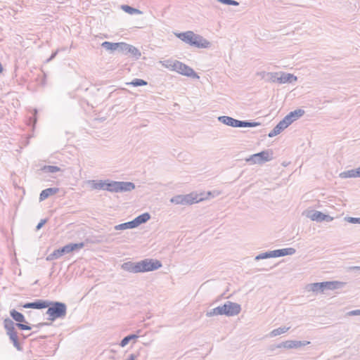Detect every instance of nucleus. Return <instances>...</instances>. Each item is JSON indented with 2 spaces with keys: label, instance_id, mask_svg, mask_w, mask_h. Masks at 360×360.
Returning a JSON list of instances; mask_svg holds the SVG:
<instances>
[{
  "label": "nucleus",
  "instance_id": "28",
  "mask_svg": "<svg viewBox=\"0 0 360 360\" xmlns=\"http://www.w3.org/2000/svg\"><path fill=\"white\" fill-rule=\"evenodd\" d=\"M122 10H123L124 12L133 15V14H142L143 12L137 8H133L129 5H122L121 6Z\"/></svg>",
  "mask_w": 360,
  "mask_h": 360
},
{
  "label": "nucleus",
  "instance_id": "39",
  "mask_svg": "<svg viewBox=\"0 0 360 360\" xmlns=\"http://www.w3.org/2000/svg\"><path fill=\"white\" fill-rule=\"evenodd\" d=\"M347 316H360V309L350 311L347 313Z\"/></svg>",
  "mask_w": 360,
  "mask_h": 360
},
{
  "label": "nucleus",
  "instance_id": "45",
  "mask_svg": "<svg viewBox=\"0 0 360 360\" xmlns=\"http://www.w3.org/2000/svg\"><path fill=\"white\" fill-rule=\"evenodd\" d=\"M57 53H58V51H55L54 53H53L51 54V56H50V58H49V59H47V62H49V61H51V60H53V59L56 57V56L57 55Z\"/></svg>",
  "mask_w": 360,
  "mask_h": 360
},
{
  "label": "nucleus",
  "instance_id": "13",
  "mask_svg": "<svg viewBox=\"0 0 360 360\" xmlns=\"http://www.w3.org/2000/svg\"><path fill=\"white\" fill-rule=\"evenodd\" d=\"M126 44L125 42H110L106 41L101 44V46L110 53L117 51L124 54V51H126Z\"/></svg>",
  "mask_w": 360,
  "mask_h": 360
},
{
  "label": "nucleus",
  "instance_id": "41",
  "mask_svg": "<svg viewBox=\"0 0 360 360\" xmlns=\"http://www.w3.org/2000/svg\"><path fill=\"white\" fill-rule=\"evenodd\" d=\"M47 221L46 219H41L36 226V230H39Z\"/></svg>",
  "mask_w": 360,
  "mask_h": 360
},
{
  "label": "nucleus",
  "instance_id": "23",
  "mask_svg": "<svg viewBox=\"0 0 360 360\" xmlns=\"http://www.w3.org/2000/svg\"><path fill=\"white\" fill-rule=\"evenodd\" d=\"M126 51H124V54L131 53L133 56H134L136 59H139L141 56V51L136 48L135 46L126 44Z\"/></svg>",
  "mask_w": 360,
  "mask_h": 360
},
{
  "label": "nucleus",
  "instance_id": "16",
  "mask_svg": "<svg viewBox=\"0 0 360 360\" xmlns=\"http://www.w3.org/2000/svg\"><path fill=\"white\" fill-rule=\"evenodd\" d=\"M20 307L25 309H42L47 308L48 304L46 303V300H36L32 302H27L18 306V307Z\"/></svg>",
  "mask_w": 360,
  "mask_h": 360
},
{
  "label": "nucleus",
  "instance_id": "25",
  "mask_svg": "<svg viewBox=\"0 0 360 360\" xmlns=\"http://www.w3.org/2000/svg\"><path fill=\"white\" fill-rule=\"evenodd\" d=\"M105 180H91L89 181V184L91 185L92 189H98V190H104L105 191Z\"/></svg>",
  "mask_w": 360,
  "mask_h": 360
},
{
  "label": "nucleus",
  "instance_id": "37",
  "mask_svg": "<svg viewBox=\"0 0 360 360\" xmlns=\"http://www.w3.org/2000/svg\"><path fill=\"white\" fill-rule=\"evenodd\" d=\"M125 224H127V229H134L138 226L134 219L132 221L125 222Z\"/></svg>",
  "mask_w": 360,
  "mask_h": 360
},
{
  "label": "nucleus",
  "instance_id": "38",
  "mask_svg": "<svg viewBox=\"0 0 360 360\" xmlns=\"http://www.w3.org/2000/svg\"><path fill=\"white\" fill-rule=\"evenodd\" d=\"M294 342V348H298L300 347H302V346H304V345H307L308 344H309V342H302V341H296V340H293Z\"/></svg>",
  "mask_w": 360,
  "mask_h": 360
},
{
  "label": "nucleus",
  "instance_id": "52",
  "mask_svg": "<svg viewBox=\"0 0 360 360\" xmlns=\"http://www.w3.org/2000/svg\"><path fill=\"white\" fill-rule=\"evenodd\" d=\"M22 338H23L24 339H25V338H26V336H25L23 334H22Z\"/></svg>",
  "mask_w": 360,
  "mask_h": 360
},
{
  "label": "nucleus",
  "instance_id": "18",
  "mask_svg": "<svg viewBox=\"0 0 360 360\" xmlns=\"http://www.w3.org/2000/svg\"><path fill=\"white\" fill-rule=\"evenodd\" d=\"M288 127V125L285 123V122L283 120H282L269 133L268 136L270 138H272V137L279 134L281 131H283Z\"/></svg>",
  "mask_w": 360,
  "mask_h": 360
},
{
  "label": "nucleus",
  "instance_id": "48",
  "mask_svg": "<svg viewBox=\"0 0 360 360\" xmlns=\"http://www.w3.org/2000/svg\"><path fill=\"white\" fill-rule=\"evenodd\" d=\"M275 346H278V345H270L269 347V349L270 351H274L275 349H276L277 347H275Z\"/></svg>",
  "mask_w": 360,
  "mask_h": 360
},
{
  "label": "nucleus",
  "instance_id": "2",
  "mask_svg": "<svg viewBox=\"0 0 360 360\" xmlns=\"http://www.w3.org/2000/svg\"><path fill=\"white\" fill-rule=\"evenodd\" d=\"M176 36L190 46L197 48L206 49L211 46V43L209 41L205 39L202 36L196 34L192 31L178 33L176 34Z\"/></svg>",
  "mask_w": 360,
  "mask_h": 360
},
{
  "label": "nucleus",
  "instance_id": "14",
  "mask_svg": "<svg viewBox=\"0 0 360 360\" xmlns=\"http://www.w3.org/2000/svg\"><path fill=\"white\" fill-rule=\"evenodd\" d=\"M175 65L176 68L174 71L177 72L178 73L192 78H199V76L197 75V73L187 65L178 60L176 61Z\"/></svg>",
  "mask_w": 360,
  "mask_h": 360
},
{
  "label": "nucleus",
  "instance_id": "5",
  "mask_svg": "<svg viewBox=\"0 0 360 360\" xmlns=\"http://www.w3.org/2000/svg\"><path fill=\"white\" fill-rule=\"evenodd\" d=\"M345 283L340 281H325L320 283H314L307 286L308 291L314 292H323L326 290H335L342 288L345 285Z\"/></svg>",
  "mask_w": 360,
  "mask_h": 360
},
{
  "label": "nucleus",
  "instance_id": "7",
  "mask_svg": "<svg viewBox=\"0 0 360 360\" xmlns=\"http://www.w3.org/2000/svg\"><path fill=\"white\" fill-rule=\"evenodd\" d=\"M218 120L229 127H255L259 126L261 124L257 122L250 120H238L229 116H219Z\"/></svg>",
  "mask_w": 360,
  "mask_h": 360
},
{
  "label": "nucleus",
  "instance_id": "22",
  "mask_svg": "<svg viewBox=\"0 0 360 360\" xmlns=\"http://www.w3.org/2000/svg\"><path fill=\"white\" fill-rule=\"evenodd\" d=\"M58 191V188H49L43 190L39 195V200H44L49 196L56 194Z\"/></svg>",
  "mask_w": 360,
  "mask_h": 360
},
{
  "label": "nucleus",
  "instance_id": "12",
  "mask_svg": "<svg viewBox=\"0 0 360 360\" xmlns=\"http://www.w3.org/2000/svg\"><path fill=\"white\" fill-rule=\"evenodd\" d=\"M160 261L153 259H144L139 262V270L140 273L153 271L162 267Z\"/></svg>",
  "mask_w": 360,
  "mask_h": 360
},
{
  "label": "nucleus",
  "instance_id": "4",
  "mask_svg": "<svg viewBox=\"0 0 360 360\" xmlns=\"http://www.w3.org/2000/svg\"><path fill=\"white\" fill-rule=\"evenodd\" d=\"M105 191L111 193H123L131 191L135 188V184L130 181H116L105 180Z\"/></svg>",
  "mask_w": 360,
  "mask_h": 360
},
{
  "label": "nucleus",
  "instance_id": "17",
  "mask_svg": "<svg viewBox=\"0 0 360 360\" xmlns=\"http://www.w3.org/2000/svg\"><path fill=\"white\" fill-rule=\"evenodd\" d=\"M304 110L302 109H297L289 112L283 120L289 126L294 121L301 117L304 114Z\"/></svg>",
  "mask_w": 360,
  "mask_h": 360
},
{
  "label": "nucleus",
  "instance_id": "20",
  "mask_svg": "<svg viewBox=\"0 0 360 360\" xmlns=\"http://www.w3.org/2000/svg\"><path fill=\"white\" fill-rule=\"evenodd\" d=\"M339 176L342 179L360 177V167L356 169L342 172Z\"/></svg>",
  "mask_w": 360,
  "mask_h": 360
},
{
  "label": "nucleus",
  "instance_id": "15",
  "mask_svg": "<svg viewBox=\"0 0 360 360\" xmlns=\"http://www.w3.org/2000/svg\"><path fill=\"white\" fill-rule=\"evenodd\" d=\"M307 217H309L312 221H316L317 222H321L323 221H330L333 219V217H330L328 214H325L321 212L316 210L309 211Z\"/></svg>",
  "mask_w": 360,
  "mask_h": 360
},
{
  "label": "nucleus",
  "instance_id": "24",
  "mask_svg": "<svg viewBox=\"0 0 360 360\" xmlns=\"http://www.w3.org/2000/svg\"><path fill=\"white\" fill-rule=\"evenodd\" d=\"M276 257H284L286 255H292L295 253L296 250L292 248L275 250Z\"/></svg>",
  "mask_w": 360,
  "mask_h": 360
},
{
  "label": "nucleus",
  "instance_id": "3",
  "mask_svg": "<svg viewBox=\"0 0 360 360\" xmlns=\"http://www.w3.org/2000/svg\"><path fill=\"white\" fill-rule=\"evenodd\" d=\"M46 303L48 309L46 314L49 316V321H53L57 319H63L66 316L67 305L65 303L49 300H46Z\"/></svg>",
  "mask_w": 360,
  "mask_h": 360
},
{
  "label": "nucleus",
  "instance_id": "46",
  "mask_svg": "<svg viewBox=\"0 0 360 360\" xmlns=\"http://www.w3.org/2000/svg\"><path fill=\"white\" fill-rule=\"evenodd\" d=\"M136 358V355L134 354H131L129 357L125 360H135Z\"/></svg>",
  "mask_w": 360,
  "mask_h": 360
},
{
  "label": "nucleus",
  "instance_id": "33",
  "mask_svg": "<svg viewBox=\"0 0 360 360\" xmlns=\"http://www.w3.org/2000/svg\"><path fill=\"white\" fill-rule=\"evenodd\" d=\"M279 79V74L277 72H268L265 79L266 82H278Z\"/></svg>",
  "mask_w": 360,
  "mask_h": 360
},
{
  "label": "nucleus",
  "instance_id": "51",
  "mask_svg": "<svg viewBox=\"0 0 360 360\" xmlns=\"http://www.w3.org/2000/svg\"><path fill=\"white\" fill-rule=\"evenodd\" d=\"M37 112V110H34V116H36Z\"/></svg>",
  "mask_w": 360,
  "mask_h": 360
},
{
  "label": "nucleus",
  "instance_id": "43",
  "mask_svg": "<svg viewBox=\"0 0 360 360\" xmlns=\"http://www.w3.org/2000/svg\"><path fill=\"white\" fill-rule=\"evenodd\" d=\"M226 5L238 6L239 3L235 0H228Z\"/></svg>",
  "mask_w": 360,
  "mask_h": 360
},
{
  "label": "nucleus",
  "instance_id": "47",
  "mask_svg": "<svg viewBox=\"0 0 360 360\" xmlns=\"http://www.w3.org/2000/svg\"><path fill=\"white\" fill-rule=\"evenodd\" d=\"M351 271H360V266H351L349 267Z\"/></svg>",
  "mask_w": 360,
  "mask_h": 360
},
{
  "label": "nucleus",
  "instance_id": "42",
  "mask_svg": "<svg viewBox=\"0 0 360 360\" xmlns=\"http://www.w3.org/2000/svg\"><path fill=\"white\" fill-rule=\"evenodd\" d=\"M49 325H51V323H47V322H42V323H38L37 325H34L33 327H36L37 328H41L42 326H49Z\"/></svg>",
  "mask_w": 360,
  "mask_h": 360
},
{
  "label": "nucleus",
  "instance_id": "30",
  "mask_svg": "<svg viewBox=\"0 0 360 360\" xmlns=\"http://www.w3.org/2000/svg\"><path fill=\"white\" fill-rule=\"evenodd\" d=\"M138 335L135 334H130L126 337H124L120 342V345L122 347H125L131 340H136L138 338Z\"/></svg>",
  "mask_w": 360,
  "mask_h": 360
},
{
  "label": "nucleus",
  "instance_id": "34",
  "mask_svg": "<svg viewBox=\"0 0 360 360\" xmlns=\"http://www.w3.org/2000/svg\"><path fill=\"white\" fill-rule=\"evenodd\" d=\"M148 82L142 79L136 78L133 79L131 82L127 83L128 85H131L133 86H141L147 85Z\"/></svg>",
  "mask_w": 360,
  "mask_h": 360
},
{
  "label": "nucleus",
  "instance_id": "44",
  "mask_svg": "<svg viewBox=\"0 0 360 360\" xmlns=\"http://www.w3.org/2000/svg\"><path fill=\"white\" fill-rule=\"evenodd\" d=\"M267 73L268 72L262 71V72H257V75L260 76L262 79H265L267 76Z\"/></svg>",
  "mask_w": 360,
  "mask_h": 360
},
{
  "label": "nucleus",
  "instance_id": "31",
  "mask_svg": "<svg viewBox=\"0 0 360 360\" xmlns=\"http://www.w3.org/2000/svg\"><path fill=\"white\" fill-rule=\"evenodd\" d=\"M41 170L46 173H55L60 171V168L57 166L45 165L41 168Z\"/></svg>",
  "mask_w": 360,
  "mask_h": 360
},
{
  "label": "nucleus",
  "instance_id": "19",
  "mask_svg": "<svg viewBox=\"0 0 360 360\" xmlns=\"http://www.w3.org/2000/svg\"><path fill=\"white\" fill-rule=\"evenodd\" d=\"M122 269L124 271L131 272V273H140L139 270V262H127L122 264Z\"/></svg>",
  "mask_w": 360,
  "mask_h": 360
},
{
  "label": "nucleus",
  "instance_id": "8",
  "mask_svg": "<svg viewBox=\"0 0 360 360\" xmlns=\"http://www.w3.org/2000/svg\"><path fill=\"white\" fill-rule=\"evenodd\" d=\"M84 247V243H69L61 248L55 250L51 254L49 255L46 259L47 261H51L53 259H58L65 254L70 253L74 250L81 249Z\"/></svg>",
  "mask_w": 360,
  "mask_h": 360
},
{
  "label": "nucleus",
  "instance_id": "10",
  "mask_svg": "<svg viewBox=\"0 0 360 360\" xmlns=\"http://www.w3.org/2000/svg\"><path fill=\"white\" fill-rule=\"evenodd\" d=\"M273 159V152L271 150H262L259 153L253 154L245 159L247 162L251 164L262 165L266 162H269Z\"/></svg>",
  "mask_w": 360,
  "mask_h": 360
},
{
  "label": "nucleus",
  "instance_id": "36",
  "mask_svg": "<svg viewBox=\"0 0 360 360\" xmlns=\"http://www.w3.org/2000/svg\"><path fill=\"white\" fill-rule=\"evenodd\" d=\"M345 221L351 223V224H360V217H345Z\"/></svg>",
  "mask_w": 360,
  "mask_h": 360
},
{
  "label": "nucleus",
  "instance_id": "11",
  "mask_svg": "<svg viewBox=\"0 0 360 360\" xmlns=\"http://www.w3.org/2000/svg\"><path fill=\"white\" fill-rule=\"evenodd\" d=\"M9 314L13 320L16 322L15 323V328L17 327L21 330H30L32 329V326L26 321L25 316L21 312L15 309H11Z\"/></svg>",
  "mask_w": 360,
  "mask_h": 360
},
{
  "label": "nucleus",
  "instance_id": "50",
  "mask_svg": "<svg viewBox=\"0 0 360 360\" xmlns=\"http://www.w3.org/2000/svg\"><path fill=\"white\" fill-rule=\"evenodd\" d=\"M3 70H4V68L1 65V63H0V73H1L3 72Z\"/></svg>",
  "mask_w": 360,
  "mask_h": 360
},
{
  "label": "nucleus",
  "instance_id": "40",
  "mask_svg": "<svg viewBox=\"0 0 360 360\" xmlns=\"http://www.w3.org/2000/svg\"><path fill=\"white\" fill-rule=\"evenodd\" d=\"M115 230H125V229H127V224H125V223H122V224L116 225L115 226Z\"/></svg>",
  "mask_w": 360,
  "mask_h": 360
},
{
  "label": "nucleus",
  "instance_id": "6",
  "mask_svg": "<svg viewBox=\"0 0 360 360\" xmlns=\"http://www.w3.org/2000/svg\"><path fill=\"white\" fill-rule=\"evenodd\" d=\"M4 327L6 335L9 337V340L12 342L15 348L18 351H22V347L19 341L18 332L15 328V323L9 318H6L4 321Z\"/></svg>",
  "mask_w": 360,
  "mask_h": 360
},
{
  "label": "nucleus",
  "instance_id": "35",
  "mask_svg": "<svg viewBox=\"0 0 360 360\" xmlns=\"http://www.w3.org/2000/svg\"><path fill=\"white\" fill-rule=\"evenodd\" d=\"M294 342L293 340H288L285 342H283L280 344H278L276 347L286 348V349H292L294 348Z\"/></svg>",
  "mask_w": 360,
  "mask_h": 360
},
{
  "label": "nucleus",
  "instance_id": "26",
  "mask_svg": "<svg viewBox=\"0 0 360 360\" xmlns=\"http://www.w3.org/2000/svg\"><path fill=\"white\" fill-rule=\"evenodd\" d=\"M150 219V214L148 212H145L139 215L134 219L139 226V225L147 222Z\"/></svg>",
  "mask_w": 360,
  "mask_h": 360
},
{
  "label": "nucleus",
  "instance_id": "49",
  "mask_svg": "<svg viewBox=\"0 0 360 360\" xmlns=\"http://www.w3.org/2000/svg\"><path fill=\"white\" fill-rule=\"evenodd\" d=\"M217 1L226 5L228 0H217Z\"/></svg>",
  "mask_w": 360,
  "mask_h": 360
},
{
  "label": "nucleus",
  "instance_id": "29",
  "mask_svg": "<svg viewBox=\"0 0 360 360\" xmlns=\"http://www.w3.org/2000/svg\"><path fill=\"white\" fill-rule=\"evenodd\" d=\"M177 60H166L164 61H160V63L162 64V66L165 68H167L171 70H175V65L176 63Z\"/></svg>",
  "mask_w": 360,
  "mask_h": 360
},
{
  "label": "nucleus",
  "instance_id": "1",
  "mask_svg": "<svg viewBox=\"0 0 360 360\" xmlns=\"http://www.w3.org/2000/svg\"><path fill=\"white\" fill-rule=\"evenodd\" d=\"M241 311V307L236 302L226 301L223 305L219 306L207 311L206 316L212 317L218 315L233 316L238 315Z\"/></svg>",
  "mask_w": 360,
  "mask_h": 360
},
{
  "label": "nucleus",
  "instance_id": "21",
  "mask_svg": "<svg viewBox=\"0 0 360 360\" xmlns=\"http://www.w3.org/2000/svg\"><path fill=\"white\" fill-rule=\"evenodd\" d=\"M297 78L292 74L283 72L279 76L278 82L280 84L292 83V82L297 81Z\"/></svg>",
  "mask_w": 360,
  "mask_h": 360
},
{
  "label": "nucleus",
  "instance_id": "53",
  "mask_svg": "<svg viewBox=\"0 0 360 360\" xmlns=\"http://www.w3.org/2000/svg\"><path fill=\"white\" fill-rule=\"evenodd\" d=\"M207 195H211V193H210V192H208V193H207Z\"/></svg>",
  "mask_w": 360,
  "mask_h": 360
},
{
  "label": "nucleus",
  "instance_id": "32",
  "mask_svg": "<svg viewBox=\"0 0 360 360\" xmlns=\"http://www.w3.org/2000/svg\"><path fill=\"white\" fill-rule=\"evenodd\" d=\"M290 328L288 327H281L278 328L276 329L273 330L270 333L271 337H276L277 335H281L285 332H287L289 330Z\"/></svg>",
  "mask_w": 360,
  "mask_h": 360
},
{
  "label": "nucleus",
  "instance_id": "9",
  "mask_svg": "<svg viewBox=\"0 0 360 360\" xmlns=\"http://www.w3.org/2000/svg\"><path fill=\"white\" fill-rule=\"evenodd\" d=\"M204 199V198L199 197L198 195L191 193L187 195H175L170 199V202L176 205H192Z\"/></svg>",
  "mask_w": 360,
  "mask_h": 360
},
{
  "label": "nucleus",
  "instance_id": "27",
  "mask_svg": "<svg viewBox=\"0 0 360 360\" xmlns=\"http://www.w3.org/2000/svg\"><path fill=\"white\" fill-rule=\"evenodd\" d=\"M271 257H276L275 250L260 253L255 257V259L256 261H258L260 259H268V258H271Z\"/></svg>",
  "mask_w": 360,
  "mask_h": 360
}]
</instances>
